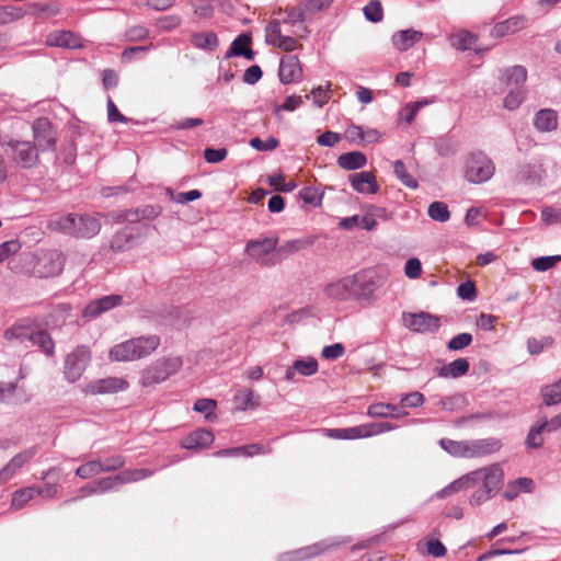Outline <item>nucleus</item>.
Here are the masks:
<instances>
[{"instance_id": "39448f33", "label": "nucleus", "mask_w": 561, "mask_h": 561, "mask_svg": "<svg viewBox=\"0 0 561 561\" xmlns=\"http://www.w3.org/2000/svg\"><path fill=\"white\" fill-rule=\"evenodd\" d=\"M183 366L180 356L164 357L148 366L140 377V385L145 388L158 385L176 374Z\"/></svg>"}, {"instance_id": "bf43d9fd", "label": "nucleus", "mask_w": 561, "mask_h": 561, "mask_svg": "<svg viewBox=\"0 0 561 561\" xmlns=\"http://www.w3.org/2000/svg\"><path fill=\"white\" fill-rule=\"evenodd\" d=\"M472 342V335L470 333H459L449 340L447 348L449 351H460L469 346Z\"/></svg>"}, {"instance_id": "473e14b6", "label": "nucleus", "mask_w": 561, "mask_h": 561, "mask_svg": "<svg viewBox=\"0 0 561 561\" xmlns=\"http://www.w3.org/2000/svg\"><path fill=\"white\" fill-rule=\"evenodd\" d=\"M161 213V207L147 205L144 207L126 210L123 215L127 222H138L142 219H153Z\"/></svg>"}, {"instance_id": "2eb2a0df", "label": "nucleus", "mask_w": 561, "mask_h": 561, "mask_svg": "<svg viewBox=\"0 0 561 561\" xmlns=\"http://www.w3.org/2000/svg\"><path fill=\"white\" fill-rule=\"evenodd\" d=\"M36 454L37 447L32 446L13 456L0 470V484L13 479L18 472L35 457Z\"/></svg>"}, {"instance_id": "dca6fc26", "label": "nucleus", "mask_w": 561, "mask_h": 561, "mask_svg": "<svg viewBox=\"0 0 561 561\" xmlns=\"http://www.w3.org/2000/svg\"><path fill=\"white\" fill-rule=\"evenodd\" d=\"M266 42L285 51H293L298 47L297 41L282 34L280 21H271L265 27Z\"/></svg>"}, {"instance_id": "4468645a", "label": "nucleus", "mask_w": 561, "mask_h": 561, "mask_svg": "<svg viewBox=\"0 0 561 561\" xmlns=\"http://www.w3.org/2000/svg\"><path fill=\"white\" fill-rule=\"evenodd\" d=\"M339 545L340 542L337 541L322 540L307 547L282 553L278 557V561H304L317 557L325 550Z\"/></svg>"}, {"instance_id": "3c124183", "label": "nucleus", "mask_w": 561, "mask_h": 561, "mask_svg": "<svg viewBox=\"0 0 561 561\" xmlns=\"http://www.w3.org/2000/svg\"><path fill=\"white\" fill-rule=\"evenodd\" d=\"M102 473V466L100 460L88 461L77 468L76 474L81 479H90Z\"/></svg>"}, {"instance_id": "bb28decb", "label": "nucleus", "mask_w": 561, "mask_h": 561, "mask_svg": "<svg viewBox=\"0 0 561 561\" xmlns=\"http://www.w3.org/2000/svg\"><path fill=\"white\" fill-rule=\"evenodd\" d=\"M214 435L208 430H196L190 435L184 437L181 442V446L185 449L202 448L210 445L214 442Z\"/></svg>"}, {"instance_id": "72a5a7b5", "label": "nucleus", "mask_w": 561, "mask_h": 561, "mask_svg": "<svg viewBox=\"0 0 561 561\" xmlns=\"http://www.w3.org/2000/svg\"><path fill=\"white\" fill-rule=\"evenodd\" d=\"M24 15L26 13L34 15L36 18L49 19L53 18L60 12V7L57 2H48V3H30L26 7V10H23Z\"/></svg>"}, {"instance_id": "13d9d810", "label": "nucleus", "mask_w": 561, "mask_h": 561, "mask_svg": "<svg viewBox=\"0 0 561 561\" xmlns=\"http://www.w3.org/2000/svg\"><path fill=\"white\" fill-rule=\"evenodd\" d=\"M365 18L370 22H379L382 20V7L378 0H371L364 7Z\"/></svg>"}, {"instance_id": "69168bd1", "label": "nucleus", "mask_w": 561, "mask_h": 561, "mask_svg": "<svg viewBox=\"0 0 561 561\" xmlns=\"http://www.w3.org/2000/svg\"><path fill=\"white\" fill-rule=\"evenodd\" d=\"M541 220L546 225L561 224V208L545 207L541 210Z\"/></svg>"}, {"instance_id": "a878e982", "label": "nucleus", "mask_w": 561, "mask_h": 561, "mask_svg": "<svg viewBox=\"0 0 561 561\" xmlns=\"http://www.w3.org/2000/svg\"><path fill=\"white\" fill-rule=\"evenodd\" d=\"M318 371V362L316 358L307 357L297 359L293 366L287 368L285 373L286 380L293 381L296 373L301 376H312Z\"/></svg>"}, {"instance_id": "ea45409f", "label": "nucleus", "mask_w": 561, "mask_h": 561, "mask_svg": "<svg viewBox=\"0 0 561 561\" xmlns=\"http://www.w3.org/2000/svg\"><path fill=\"white\" fill-rule=\"evenodd\" d=\"M37 489L27 486L15 491L12 494L11 507L15 511L23 508L31 500L36 496Z\"/></svg>"}, {"instance_id": "4c0bfd02", "label": "nucleus", "mask_w": 561, "mask_h": 561, "mask_svg": "<svg viewBox=\"0 0 561 561\" xmlns=\"http://www.w3.org/2000/svg\"><path fill=\"white\" fill-rule=\"evenodd\" d=\"M450 45L461 51L473 48L477 36L469 31H460L449 37Z\"/></svg>"}, {"instance_id": "f8f14e48", "label": "nucleus", "mask_w": 561, "mask_h": 561, "mask_svg": "<svg viewBox=\"0 0 561 561\" xmlns=\"http://www.w3.org/2000/svg\"><path fill=\"white\" fill-rule=\"evenodd\" d=\"M357 277L355 275L346 276L327 285L325 295L336 301H346L355 298Z\"/></svg>"}, {"instance_id": "0e129e2a", "label": "nucleus", "mask_w": 561, "mask_h": 561, "mask_svg": "<svg viewBox=\"0 0 561 561\" xmlns=\"http://www.w3.org/2000/svg\"><path fill=\"white\" fill-rule=\"evenodd\" d=\"M131 236L126 232H117L111 240V249L116 252L125 251L129 247Z\"/></svg>"}, {"instance_id": "37998d69", "label": "nucleus", "mask_w": 561, "mask_h": 561, "mask_svg": "<svg viewBox=\"0 0 561 561\" xmlns=\"http://www.w3.org/2000/svg\"><path fill=\"white\" fill-rule=\"evenodd\" d=\"M525 95V88H511L510 92L504 98L503 106L508 111H514L523 103Z\"/></svg>"}, {"instance_id": "e433bc0d", "label": "nucleus", "mask_w": 561, "mask_h": 561, "mask_svg": "<svg viewBox=\"0 0 561 561\" xmlns=\"http://www.w3.org/2000/svg\"><path fill=\"white\" fill-rule=\"evenodd\" d=\"M234 402L238 409L245 411L260 405V397L251 389H241L234 394Z\"/></svg>"}, {"instance_id": "e2e57ef3", "label": "nucleus", "mask_w": 561, "mask_h": 561, "mask_svg": "<svg viewBox=\"0 0 561 561\" xmlns=\"http://www.w3.org/2000/svg\"><path fill=\"white\" fill-rule=\"evenodd\" d=\"M560 260V255L540 256L535 259L531 265L536 271L545 272L554 266V264Z\"/></svg>"}, {"instance_id": "412c9836", "label": "nucleus", "mask_w": 561, "mask_h": 561, "mask_svg": "<svg viewBox=\"0 0 561 561\" xmlns=\"http://www.w3.org/2000/svg\"><path fill=\"white\" fill-rule=\"evenodd\" d=\"M348 181L353 190L360 194H376L379 191L376 176L368 171L350 174Z\"/></svg>"}, {"instance_id": "f03ea898", "label": "nucleus", "mask_w": 561, "mask_h": 561, "mask_svg": "<svg viewBox=\"0 0 561 561\" xmlns=\"http://www.w3.org/2000/svg\"><path fill=\"white\" fill-rule=\"evenodd\" d=\"M48 227L77 239H91L101 230V221L90 214L69 213L50 219Z\"/></svg>"}, {"instance_id": "79ce46f5", "label": "nucleus", "mask_w": 561, "mask_h": 561, "mask_svg": "<svg viewBox=\"0 0 561 561\" xmlns=\"http://www.w3.org/2000/svg\"><path fill=\"white\" fill-rule=\"evenodd\" d=\"M470 478L467 477V474L460 477L459 479L450 482L448 485L443 488L442 490L437 491L433 497L437 500H442L445 497H448L461 490L466 489V483H468Z\"/></svg>"}, {"instance_id": "6e6552de", "label": "nucleus", "mask_w": 561, "mask_h": 561, "mask_svg": "<svg viewBox=\"0 0 561 561\" xmlns=\"http://www.w3.org/2000/svg\"><path fill=\"white\" fill-rule=\"evenodd\" d=\"M277 244L278 238L276 237L252 239L247 242L245 252L260 265L272 266L275 264L273 256Z\"/></svg>"}, {"instance_id": "6e6d98bb", "label": "nucleus", "mask_w": 561, "mask_h": 561, "mask_svg": "<svg viewBox=\"0 0 561 561\" xmlns=\"http://www.w3.org/2000/svg\"><path fill=\"white\" fill-rule=\"evenodd\" d=\"M466 404V400L461 394H454L442 398L438 405L445 411H457L461 410Z\"/></svg>"}, {"instance_id": "20e7f679", "label": "nucleus", "mask_w": 561, "mask_h": 561, "mask_svg": "<svg viewBox=\"0 0 561 561\" xmlns=\"http://www.w3.org/2000/svg\"><path fill=\"white\" fill-rule=\"evenodd\" d=\"M160 345V337L156 334L138 336L111 347L108 357L113 362H134L149 356Z\"/></svg>"}, {"instance_id": "f704fd0d", "label": "nucleus", "mask_w": 561, "mask_h": 561, "mask_svg": "<svg viewBox=\"0 0 561 561\" xmlns=\"http://www.w3.org/2000/svg\"><path fill=\"white\" fill-rule=\"evenodd\" d=\"M30 342L33 345L38 346V348L47 356H54L55 354V343L49 335V333L45 330L34 331L32 335H30Z\"/></svg>"}, {"instance_id": "c03bdc74", "label": "nucleus", "mask_w": 561, "mask_h": 561, "mask_svg": "<svg viewBox=\"0 0 561 561\" xmlns=\"http://www.w3.org/2000/svg\"><path fill=\"white\" fill-rule=\"evenodd\" d=\"M427 214L430 218L438 222H446L450 218L448 206L444 202H433L430 204Z\"/></svg>"}, {"instance_id": "393cba45", "label": "nucleus", "mask_w": 561, "mask_h": 561, "mask_svg": "<svg viewBox=\"0 0 561 561\" xmlns=\"http://www.w3.org/2000/svg\"><path fill=\"white\" fill-rule=\"evenodd\" d=\"M527 70L524 66H513L501 71L500 80L511 88H525Z\"/></svg>"}, {"instance_id": "b1692460", "label": "nucleus", "mask_w": 561, "mask_h": 561, "mask_svg": "<svg viewBox=\"0 0 561 561\" xmlns=\"http://www.w3.org/2000/svg\"><path fill=\"white\" fill-rule=\"evenodd\" d=\"M534 127L540 133H550L558 128V113L551 108L539 110L533 121Z\"/></svg>"}, {"instance_id": "cd10ccee", "label": "nucleus", "mask_w": 561, "mask_h": 561, "mask_svg": "<svg viewBox=\"0 0 561 561\" xmlns=\"http://www.w3.org/2000/svg\"><path fill=\"white\" fill-rule=\"evenodd\" d=\"M470 368L469 362L467 358L460 357L448 365H443L440 367H435L436 374L442 378H459L468 373Z\"/></svg>"}, {"instance_id": "052dcab7", "label": "nucleus", "mask_w": 561, "mask_h": 561, "mask_svg": "<svg viewBox=\"0 0 561 561\" xmlns=\"http://www.w3.org/2000/svg\"><path fill=\"white\" fill-rule=\"evenodd\" d=\"M217 402L214 399H198L194 403L193 410L199 413H205L206 419L209 420L214 416V410L216 409Z\"/></svg>"}, {"instance_id": "774afa93", "label": "nucleus", "mask_w": 561, "mask_h": 561, "mask_svg": "<svg viewBox=\"0 0 561 561\" xmlns=\"http://www.w3.org/2000/svg\"><path fill=\"white\" fill-rule=\"evenodd\" d=\"M125 465V460L122 456H111L101 461L102 472H111L121 469Z\"/></svg>"}, {"instance_id": "7c9ffc66", "label": "nucleus", "mask_w": 561, "mask_h": 561, "mask_svg": "<svg viewBox=\"0 0 561 561\" xmlns=\"http://www.w3.org/2000/svg\"><path fill=\"white\" fill-rule=\"evenodd\" d=\"M336 163L343 170L354 171L367 164V157L360 151H351L339 156Z\"/></svg>"}, {"instance_id": "603ef678", "label": "nucleus", "mask_w": 561, "mask_h": 561, "mask_svg": "<svg viewBox=\"0 0 561 561\" xmlns=\"http://www.w3.org/2000/svg\"><path fill=\"white\" fill-rule=\"evenodd\" d=\"M397 405L390 403H375L368 407L367 414L371 417H389L394 416Z\"/></svg>"}, {"instance_id": "9d476101", "label": "nucleus", "mask_w": 561, "mask_h": 561, "mask_svg": "<svg viewBox=\"0 0 561 561\" xmlns=\"http://www.w3.org/2000/svg\"><path fill=\"white\" fill-rule=\"evenodd\" d=\"M35 146L39 151L55 150L57 134L50 121L46 117H39L32 125Z\"/></svg>"}, {"instance_id": "c9c22d12", "label": "nucleus", "mask_w": 561, "mask_h": 561, "mask_svg": "<svg viewBox=\"0 0 561 561\" xmlns=\"http://www.w3.org/2000/svg\"><path fill=\"white\" fill-rule=\"evenodd\" d=\"M191 42L196 48L204 50H215L218 47V37L211 31L194 33Z\"/></svg>"}, {"instance_id": "f3484780", "label": "nucleus", "mask_w": 561, "mask_h": 561, "mask_svg": "<svg viewBox=\"0 0 561 561\" xmlns=\"http://www.w3.org/2000/svg\"><path fill=\"white\" fill-rule=\"evenodd\" d=\"M502 448V442L495 437L468 439L467 458H482L495 454Z\"/></svg>"}, {"instance_id": "f257e3e1", "label": "nucleus", "mask_w": 561, "mask_h": 561, "mask_svg": "<svg viewBox=\"0 0 561 561\" xmlns=\"http://www.w3.org/2000/svg\"><path fill=\"white\" fill-rule=\"evenodd\" d=\"M470 478L466 483V489L474 488L481 483L469 500L470 505L480 506L492 499L503 483L504 473L499 465L486 466L467 473Z\"/></svg>"}, {"instance_id": "1a4fd4ad", "label": "nucleus", "mask_w": 561, "mask_h": 561, "mask_svg": "<svg viewBox=\"0 0 561 561\" xmlns=\"http://www.w3.org/2000/svg\"><path fill=\"white\" fill-rule=\"evenodd\" d=\"M10 149L13 161L23 169H32L38 163V149L31 141L10 139L1 142Z\"/></svg>"}, {"instance_id": "7ed1b4c3", "label": "nucleus", "mask_w": 561, "mask_h": 561, "mask_svg": "<svg viewBox=\"0 0 561 561\" xmlns=\"http://www.w3.org/2000/svg\"><path fill=\"white\" fill-rule=\"evenodd\" d=\"M152 473L153 472L151 470L142 468V469L125 470V471H122L112 477H106V478H102L99 480H94V481L87 483L80 488L79 496L72 497L70 500H66L65 502H62L61 506H66L70 503L76 502L85 496L104 494L106 492L115 490L119 485H123L126 483H131V482H137L145 478H148V477L152 476Z\"/></svg>"}, {"instance_id": "338daca9", "label": "nucleus", "mask_w": 561, "mask_h": 561, "mask_svg": "<svg viewBox=\"0 0 561 561\" xmlns=\"http://www.w3.org/2000/svg\"><path fill=\"white\" fill-rule=\"evenodd\" d=\"M404 274L411 279L420 277L422 274L421 261L416 257L409 259L404 266Z\"/></svg>"}, {"instance_id": "864d4df0", "label": "nucleus", "mask_w": 561, "mask_h": 561, "mask_svg": "<svg viewBox=\"0 0 561 561\" xmlns=\"http://www.w3.org/2000/svg\"><path fill=\"white\" fill-rule=\"evenodd\" d=\"M299 197L308 205L319 206L323 197L320 188L307 186L299 192Z\"/></svg>"}, {"instance_id": "4d7b16f0", "label": "nucleus", "mask_w": 561, "mask_h": 561, "mask_svg": "<svg viewBox=\"0 0 561 561\" xmlns=\"http://www.w3.org/2000/svg\"><path fill=\"white\" fill-rule=\"evenodd\" d=\"M333 0H305L302 1L304 9L310 20L314 14L329 8Z\"/></svg>"}, {"instance_id": "a211bd4d", "label": "nucleus", "mask_w": 561, "mask_h": 561, "mask_svg": "<svg viewBox=\"0 0 561 561\" xmlns=\"http://www.w3.org/2000/svg\"><path fill=\"white\" fill-rule=\"evenodd\" d=\"M122 296L108 295L89 302L83 309L82 316L87 319H95L102 313L112 310L122 302Z\"/></svg>"}, {"instance_id": "6ab92c4d", "label": "nucleus", "mask_w": 561, "mask_h": 561, "mask_svg": "<svg viewBox=\"0 0 561 561\" xmlns=\"http://www.w3.org/2000/svg\"><path fill=\"white\" fill-rule=\"evenodd\" d=\"M62 259L56 251L44 253L37 262L36 272L41 277H54L61 273Z\"/></svg>"}, {"instance_id": "5701e85b", "label": "nucleus", "mask_w": 561, "mask_h": 561, "mask_svg": "<svg viewBox=\"0 0 561 561\" xmlns=\"http://www.w3.org/2000/svg\"><path fill=\"white\" fill-rule=\"evenodd\" d=\"M527 25V19L524 15H514L503 22L496 23L491 30V36L503 37L523 30Z\"/></svg>"}, {"instance_id": "a19ab883", "label": "nucleus", "mask_w": 561, "mask_h": 561, "mask_svg": "<svg viewBox=\"0 0 561 561\" xmlns=\"http://www.w3.org/2000/svg\"><path fill=\"white\" fill-rule=\"evenodd\" d=\"M542 173L541 167L527 164L519 169L517 176L520 182L534 185L541 181Z\"/></svg>"}, {"instance_id": "0eeeda50", "label": "nucleus", "mask_w": 561, "mask_h": 561, "mask_svg": "<svg viewBox=\"0 0 561 561\" xmlns=\"http://www.w3.org/2000/svg\"><path fill=\"white\" fill-rule=\"evenodd\" d=\"M91 351L89 346L78 345L68 353L64 360L65 379L72 383L80 379L91 362Z\"/></svg>"}, {"instance_id": "49530a36", "label": "nucleus", "mask_w": 561, "mask_h": 561, "mask_svg": "<svg viewBox=\"0 0 561 561\" xmlns=\"http://www.w3.org/2000/svg\"><path fill=\"white\" fill-rule=\"evenodd\" d=\"M285 13L286 18L283 20V23L295 25L296 23H304L309 20L302 2L296 7L286 8Z\"/></svg>"}, {"instance_id": "5fc2aeb1", "label": "nucleus", "mask_w": 561, "mask_h": 561, "mask_svg": "<svg viewBox=\"0 0 561 561\" xmlns=\"http://www.w3.org/2000/svg\"><path fill=\"white\" fill-rule=\"evenodd\" d=\"M33 332L31 328L18 323L8 329L4 335L8 340H20L24 342L25 340L30 341V335H32Z\"/></svg>"}, {"instance_id": "de8ad7c7", "label": "nucleus", "mask_w": 561, "mask_h": 561, "mask_svg": "<svg viewBox=\"0 0 561 561\" xmlns=\"http://www.w3.org/2000/svg\"><path fill=\"white\" fill-rule=\"evenodd\" d=\"M546 431L545 425L542 422L537 423L536 425L531 426L527 437H526V445L529 448H539L543 444V437L542 432Z\"/></svg>"}, {"instance_id": "8fccbe9b", "label": "nucleus", "mask_w": 561, "mask_h": 561, "mask_svg": "<svg viewBox=\"0 0 561 561\" xmlns=\"http://www.w3.org/2000/svg\"><path fill=\"white\" fill-rule=\"evenodd\" d=\"M393 172L405 186L410 188L417 187V181L407 171V168L401 160L394 161Z\"/></svg>"}, {"instance_id": "c85d7f7f", "label": "nucleus", "mask_w": 561, "mask_h": 561, "mask_svg": "<svg viewBox=\"0 0 561 561\" xmlns=\"http://www.w3.org/2000/svg\"><path fill=\"white\" fill-rule=\"evenodd\" d=\"M422 37L423 33L420 31L412 28L403 30L393 34L392 44L398 50L405 51L420 42Z\"/></svg>"}, {"instance_id": "09e8293b", "label": "nucleus", "mask_w": 561, "mask_h": 561, "mask_svg": "<svg viewBox=\"0 0 561 561\" xmlns=\"http://www.w3.org/2000/svg\"><path fill=\"white\" fill-rule=\"evenodd\" d=\"M24 16V12L21 8L13 5L0 7V25H5L14 21L21 20Z\"/></svg>"}, {"instance_id": "2f4dec72", "label": "nucleus", "mask_w": 561, "mask_h": 561, "mask_svg": "<svg viewBox=\"0 0 561 561\" xmlns=\"http://www.w3.org/2000/svg\"><path fill=\"white\" fill-rule=\"evenodd\" d=\"M357 277L355 298L369 299L379 287L374 276L355 275Z\"/></svg>"}, {"instance_id": "9b49d317", "label": "nucleus", "mask_w": 561, "mask_h": 561, "mask_svg": "<svg viewBox=\"0 0 561 561\" xmlns=\"http://www.w3.org/2000/svg\"><path fill=\"white\" fill-rule=\"evenodd\" d=\"M403 324L417 333L436 332L440 327V319L428 312L403 313Z\"/></svg>"}, {"instance_id": "c756f323", "label": "nucleus", "mask_w": 561, "mask_h": 561, "mask_svg": "<svg viewBox=\"0 0 561 561\" xmlns=\"http://www.w3.org/2000/svg\"><path fill=\"white\" fill-rule=\"evenodd\" d=\"M251 38L245 34H240L231 43L229 50L226 53L225 58H231L233 56H242L248 60L254 58V51L250 47Z\"/></svg>"}, {"instance_id": "aec40b11", "label": "nucleus", "mask_w": 561, "mask_h": 561, "mask_svg": "<svg viewBox=\"0 0 561 561\" xmlns=\"http://www.w3.org/2000/svg\"><path fill=\"white\" fill-rule=\"evenodd\" d=\"M302 77L300 61L295 55H286L279 64V80L284 84L291 83Z\"/></svg>"}, {"instance_id": "58836bf2", "label": "nucleus", "mask_w": 561, "mask_h": 561, "mask_svg": "<svg viewBox=\"0 0 561 561\" xmlns=\"http://www.w3.org/2000/svg\"><path fill=\"white\" fill-rule=\"evenodd\" d=\"M438 444L450 456L467 458V440H453L449 438H442Z\"/></svg>"}, {"instance_id": "423d86ee", "label": "nucleus", "mask_w": 561, "mask_h": 561, "mask_svg": "<svg viewBox=\"0 0 561 561\" xmlns=\"http://www.w3.org/2000/svg\"><path fill=\"white\" fill-rule=\"evenodd\" d=\"M495 171L493 161L482 151L470 152L465 159V178L474 184L489 181Z\"/></svg>"}, {"instance_id": "a18cd8bd", "label": "nucleus", "mask_w": 561, "mask_h": 561, "mask_svg": "<svg viewBox=\"0 0 561 561\" xmlns=\"http://www.w3.org/2000/svg\"><path fill=\"white\" fill-rule=\"evenodd\" d=\"M546 405H553L561 402V379L541 390Z\"/></svg>"}, {"instance_id": "4be33fe9", "label": "nucleus", "mask_w": 561, "mask_h": 561, "mask_svg": "<svg viewBox=\"0 0 561 561\" xmlns=\"http://www.w3.org/2000/svg\"><path fill=\"white\" fill-rule=\"evenodd\" d=\"M46 44L51 47L67 49H76L83 46L81 37L70 31H55L49 33L46 37Z\"/></svg>"}, {"instance_id": "ddd939ff", "label": "nucleus", "mask_w": 561, "mask_h": 561, "mask_svg": "<svg viewBox=\"0 0 561 561\" xmlns=\"http://www.w3.org/2000/svg\"><path fill=\"white\" fill-rule=\"evenodd\" d=\"M128 386L124 378L106 377L89 381L83 391L88 394H112L126 390Z\"/></svg>"}, {"instance_id": "680f3d73", "label": "nucleus", "mask_w": 561, "mask_h": 561, "mask_svg": "<svg viewBox=\"0 0 561 561\" xmlns=\"http://www.w3.org/2000/svg\"><path fill=\"white\" fill-rule=\"evenodd\" d=\"M250 146L259 151H272L278 146V140L272 136L265 140L254 137L250 140Z\"/></svg>"}]
</instances>
